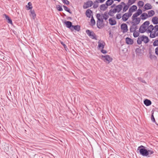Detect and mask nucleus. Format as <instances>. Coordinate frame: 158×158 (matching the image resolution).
Listing matches in <instances>:
<instances>
[{"mask_svg":"<svg viewBox=\"0 0 158 158\" xmlns=\"http://www.w3.org/2000/svg\"><path fill=\"white\" fill-rule=\"evenodd\" d=\"M116 12V10L114 8L113 9H111L108 12V14L111 16H113L114 14Z\"/></svg>","mask_w":158,"mask_h":158,"instance_id":"14","label":"nucleus"},{"mask_svg":"<svg viewBox=\"0 0 158 158\" xmlns=\"http://www.w3.org/2000/svg\"><path fill=\"white\" fill-rule=\"evenodd\" d=\"M109 15L107 12H105L103 14V18L105 20H107L109 18Z\"/></svg>","mask_w":158,"mask_h":158,"instance_id":"30","label":"nucleus"},{"mask_svg":"<svg viewBox=\"0 0 158 158\" xmlns=\"http://www.w3.org/2000/svg\"><path fill=\"white\" fill-rule=\"evenodd\" d=\"M138 49H138V48H136V51H137V50H138Z\"/></svg>","mask_w":158,"mask_h":158,"instance_id":"59","label":"nucleus"},{"mask_svg":"<svg viewBox=\"0 0 158 158\" xmlns=\"http://www.w3.org/2000/svg\"><path fill=\"white\" fill-rule=\"evenodd\" d=\"M151 120L153 122H156L155 119L153 116V113L152 114V116H151Z\"/></svg>","mask_w":158,"mask_h":158,"instance_id":"49","label":"nucleus"},{"mask_svg":"<svg viewBox=\"0 0 158 158\" xmlns=\"http://www.w3.org/2000/svg\"><path fill=\"white\" fill-rule=\"evenodd\" d=\"M149 58L152 60H156V56L153 55H152L151 52L149 53Z\"/></svg>","mask_w":158,"mask_h":158,"instance_id":"31","label":"nucleus"},{"mask_svg":"<svg viewBox=\"0 0 158 158\" xmlns=\"http://www.w3.org/2000/svg\"><path fill=\"white\" fill-rule=\"evenodd\" d=\"M132 25L131 26L130 31L131 32H132L135 31L138 29V27L137 25L132 24Z\"/></svg>","mask_w":158,"mask_h":158,"instance_id":"11","label":"nucleus"},{"mask_svg":"<svg viewBox=\"0 0 158 158\" xmlns=\"http://www.w3.org/2000/svg\"><path fill=\"white\" fill-rule=\"evenodd\" d=\"M132 15V13H130L129 11L125 13L122 16V20L123 21H126L128 20L129 18Z\"/></svg>","mask_w":158,"mask_h":158,"instance_id":"6","label":"nucleus"},{"mask_svg":"<svg viewBox=\"0 0 158 158\" xmlns=\"http://www.w3.org/2000/svg\"><path fill=\"white\" fill-rule=\"evenodd\" d=\"M139 15V14L136 12L133 15L131 18H137V17Z\"/></svg>","mask_w":158,"mask_h":158,"instance_id":"43","label":"nucleus"},{"mask_svg":"<svg viewBox=\"0 0 158 158\" xmlns=\"http://www.w3.org/2000/svg\"><path fill=\"white\" fill-rule=\"evenodd\" d=\"M92 11L90 9H88L86 12V15L89 18H90L91 16V13H92Z\"/></svg>","mask_w":158,"mask_h":158,"instance_id":"29","label":"nucleus"},{"mask_svg":"<svg viewBox=\"0 0 158 158\" xmlns=\"http://www.w3.org/2000/svg\"><path fill=\"white\" fill-rule=\"evenodd\" d=\"M138 79L139 81H141L143 83L145 82V81L143 80L142 78L139 77V78H138Z\"/></svg>","mask_w":158,"mask_h":158,"instance_id":"52","label":"nucleus"},{"mask_svg":"<svg viewBox=\"0 0 158 158\" xmlns=\"http://www.w3.org/2000/svg\"><path fill=\"white\" fill-rule=\"evenodd\" d=\"M101 57L102 59L107 64H109L112 60V57L109 55H102Z\"/></svg>","mask_w":158,"mask_h":158,"instance_id":"5","label":"nucleus"},{"mask_svg":"<svg viewBox=\"0 0 158 158\" xmlns=\"http://www.w3.org/2000/svg\"><path fill=\"white\" fill-rule=\"evenodd\" d=\"M90 22L91 25L92 26H94L95 24V21L93 16L91 17Z\"/></svg>","mask_w":158,"mask_h":158,"instance_id":"36","label":"nucleus"},{"mask_svg":"<svg viewBox=\"0 0 158 158\" xmlns=\"http://www.w3.org/2000/svg\"><path fill=\"white\" fill-rule=\"evenodd\" d=\"M145 147L141 145L138 148V150L139 151L140 154L144 156H148V152L147 150L146 149Z\"/></svg>","mask_w":158,"mask_h":158,"instance_id":"3","label":"nucleus"},{"mask_svg":"<svg viewBox=\"0 0 158 158\" xmlns=\"http://www.w3.org/2000/svg\"><path fill=\"white\" fill-rule=\"evenodd\" d=\"M123 8L122 4L120 3V4L116 6L114 9L116 10L117 12L119 13L122 10Z\"/></svg>","mask_w":158,"mask_h":158,"instance_id":"13","label":"nucleus"},{"mask_svg":"<svg viewBox=\"0 0 158 158\" xmlns=\"http://www.w3.org/2000/svg\"><path fill=\"white\" fill-rule=\"evenodd\" d=\"M28 5L29 6L27 7L28 10L31 9L32 8V4L31 2H28Z\"/></svg>","mask_w":158,"mask_h":158,"instance_id":"44","label":"nucleus"},{"mask_svg":"<svg viewBox=\"0 0 158 158\" xmlns=\"http://www.w3.org/2000/svg\"><path fill=\"white\" fill-rule=\"evenodd\" d=\"M109 24L111 25H115L117 23V22H116V21L115 20L113 19L112 18H110L109 20Z\"/></svg>","mask_w":158,"mask_h":158,"instance_id":"20","label":"nucleus"},{"mask_svg":"<svg viewBox=\"0 0 158 158\" xmlns=\"http://www.w3.org/2000/svg\"><path fill=\"white\" fill-rule=\"evenodd\" d=\"M150 1H151V2H155V0H150Z\"/></svg>","mask_w":158,"mask_h":158,"instance_id":"56","label":"nucleus"},{"mask_svg":"<svg viewBox=\"0 0 158 158\" xmlns=\"http://www.w3.org/2000/svg\"><path fill=\"white\" fill-rule=\"evenodd\" d=\"M133 32V36L134 37H137L139 36V34L138 31H135Z\"/></svg>","mask_w":158,"mask_h":158,"instance_id":"37","label":"nucleus"},{"mask_svg":"<svg viewBox=\"0 0 158 158\" xmlns=\"http://www.w3.org/2000/svg\"><path fill=\"white\" fill-rule=\"evenodd\" d=\"M5 16V18H6V19L8 20V23H12V20H11L9 18V16L7 15H6V14H5L4 15Z\"/></svg>","mask_w":158,"mask_h":158,"instance_id":"35","label":"nucleus"},{"mask_svg":"<svg viewBox=\"0 0 158 158\" xmlns=\"http://www.w3.org/2000/svg\"><path fill=\"white\" fill-rule=\"evenodd\" d=\"M106 0H97V1H98L100 3H102L104 2Z\"/></svg>","mask_w":158,"mask_h":158,"instance_id":"53","label":"nucleus"},{"mask_svg":"<svg viewBox=\"0 0 158 158\" xmlns=\"http://www.w3.org/2000/svg\"><path fill=\"white\" fill-rule=\"evenodd\" d=\"M101 52L103 54H106L107 53V52L106 50L102 49L101 51Z\"/></svg>","mask_w":158,"mask_h":158,"instance_id":"50","label":"nucleus"},{"mask_svg":"<svg viewBox=\"0 0 158 158\" xmlns=\"http://www.w3.org/2000/svg\"><path fill=\"white\" fill-rule=\"evenodd\" d=\"M103 22L104 21L98 20L97 23V27L99 28H101L103 26Z\"/></svg>","mask_w":158,"mask_h":158,"instance_id":"15","label":"nucleus"},{"mask_svg":"<svg viewBox=\"0 0 158 158\" xmlns=\"http://www.w3.org/2000/svg\"><path fill=\"white\" fill-rule=\"evenodd\" d=\"M63 2L67 5L69 4V2L67 0H62Z\"/></svg>","mask_w":158,"mask_h":158,"instance_id":"46","label":"nucleus"},{"mask_svg":"<svg viewBox=\"0 0 158 158\" xmlns=\"http://www.w3.org/2000/svg\"><path fill=\"white\" fill-rule=\"evenodd\" d=\"M98 47L99 48H101L103 49L105 45V43L103 42L102 43H101V42L99 41L98 42Z\"/></svg>","mask_w":158,"mask_h":158,"instance_id":"26","label":"nucleus"},{"mask_svg":"<svg viewBox=\"0 0 158 158\" xmlns=\"http://www.w3.org/2000/svg\"><path fill=\"white\" fill-rule=\"evenodd\" d=\"M126 42L127 44L131 45L133 44V40L132 39L129 38L127 37L126 39Z\"/></svg>","mask_w":158,"mask_h":158,"instance_id":"19","label":"nucleus"},{"mask_svg":"<svg viewBox=\"0 0 158 158\" xmlns=\"http://www.w3.org/2000/svg\"><path fill=\"white\" fill-rule=\"evenodd\" d=\"M31 13L32 15L33 19H34L35 17L36 16V14H35L34 10H32L31 11Z\"/></svg>","mask_w":158,"mask_h":158,"instance_id":"41","label":"nucleus"},{"mask_svg":"<svg viewBox=\"0 0 158 158\" xmlns=\"http://www.w3.org/2000/svg\"><path fill=\"white\" fill-rule=\"evenodd\" d=\"M116 6V5L115 4H113L112 6H111V7L112 8L114 7L115 8V7Z\"/></svg>","mask_w":158,"mask_h":158,"instance_id":"55","label":"nucleus"},{"mask_svg":"<svg viewBox=\"0 0 158 158\" xmlns=\"http://www.w3.org/2000/svg\"><path fill=\"white\" fill-rule=\"evenodd\" d=\"M135 1L136 0H129L127 4L129 5H131L135 3Z\"/></svg>","mask_w":158,"mask_h":158,"instance_id":"39","label":"nucleus"},{"mask_svg":"<svg viewBox=\"0 0 158 158\" xmlns=\"http://www.w3.org/2000/svg\"><path fill=\"white\" fill-rule=\"evenodd\" d=\"M144 8L145 10H148L151 9L152 6L150 4L147 3L145 4Z\"/></svg>","mask_w":158,"mask_h":158,"instance_id":"22","label":"nucleus"},{"mask_svg":"<svg viewBox=\"0 0 158 158\" xmlns=\"http://www.w3.org/2000/svg\"><path fill=\"white\" fill-rule=\"evenodd\" d=\"M142 41L146 44L149 42V39L148 37L144 35L139 36L137 40V44H140L142 43Z\"/></svg>","mask_w":158,"mask_h":158,"instance_id":"2","label":"nucleus"},{"mask_svg":"<svg viewBox=\"0 0 158 158\" xmlns=\"http://www.w3.org/2000/svg\"><path fill=\"white\" fill-rule=\"evenodd\" d=\"M121 4H122V5L124 6L123 9V13L126 12L129 8V6L130 5H126L125 3L123 2H122Z\"/></svg>","mask_w":158,"mask_h":158,"instance_id":"12","label":"nucleus"},{"mask_svg":"<svg viewBox=\"0 0 158 158\" xmlns=\"http://www.w3.org/2000/svg\"><path fill=\"white\" fill-rule=\"evenodd\" d=\"M138 14H139V15H140L142 13V11L141 9H139L136 12Z\"/></svg>","mask_w":158,"mask_h":158,"instance_id":"48","label":"nucleus"},{"mask_svg":"<svg viewBox=\"0 0 158 158\" xmlns=\"http://www.w3.org/2000/svg\"><path fill=\"white\" fill-rule=\"evenodd\" d=\"M144 4V2L142 1H139L138 2L137 5L140 8L143 6Z\"/></svg>","mask_w":158,"mask_h":158,"instance_id":"33","label":"nucleus"},{"mask_svg":"<svg viewBox=\"0 0 158 158\" xmlns=\"http://www.w3.org/2000/svg\"><path fill=\"white\" fill-rule=\"evenodd\" d=\"M137 9V6L135 5H134L129 8L128 11H129L130 13L132 14V13L135 11Z\"/></svg>","mask_w":158,"mask_h":158,"instance_id":"17","label":"nucleus"},{"mask_svg":"<svg viewBox=\"0 0 158 158\" xmlns=\"http://www.w3.org/2000/svg\"><path fill=\"white\" fill-rule=\"evenodd\" d=\"M121 28L123 33L127 32L128 31L127 26L126 23L122 24L121 26Z\"/></svg>","mask_w":158,"mask_h":158,"instance_id":"8","label":"nucleus"},{"mask_svg":"<svg viewBox=\"0 0 158 158\" xmlns=\"http://www.w3.org/2000/svg\"><path fill=\"white\" fill-rule=\"evenodd\" d=\"M155 12L153 10L148 11L147 14L148 17H150L153 16L155 14Z\"/></svg>","mask_w":158,"mask_h":158,"instance_id":"28","label":"nucleus"},{"mask_svg":"<svg viewBox=\"0 0 158 158\" xmlns=\"http://www.w3.org/2000/svg\"><path fill=\"white\" fill-rule=\"evenodd\" d=\"M144 1H147L148 0H143Z\"/></svg>","mask_w":158,"mask_h":158,"instance_id":"60","label":"nucleus"},{"mask_svg":"<svg viewBox=\"0 0 158 158\" xmlns=\"http://www.w3.org/2000/svg\"><path fill=\"white\" fill-rule=\"evenodd\" d=\"M152 22L154 24H158V18L156 16H155L152 18Z\"/></svg>","mask_w":158,"mask_h":158,"instance_id":"23","label":"nucleus"},{"mask_svg":"<svg viewBox=\"0 0 158 158\" xmlns=\"http://www.w3.org/2000/svg\"><path fill=\"white\" fill-rule=\"evenodd\" d=\"M148 152V156H150V155H151L154 153L153 150H147Z\"/></svg>","mask_w":158,"mask_h":158,"instance_id":"40","label":"nucleus"},{"mask_svg":"<svg viewBox=\"0 0 158 158\" xmlns=\"http://www.w3.org/2000/svg\"><path fill=\"white\" fill-rule=\"evenodd\" d=\"M54 1H55V0H54Z\"/></svg>","mask_w":158,"mask_h":158,"instance_id":"61","label":"nucleus"},{"mask_svg":"<svg viewBox=\"0 0 158 158\" xmlns=\"http://www.w3.org/2000/svg\"><path fill=\"white\" fill-rule=\"evenodd\" d=\"M155 53L157 55H158V46L155 49Z\"/></svg>","mask_w":158,"mask_h":158,"instance_id":"51","label":"nucleus"},{"mask_svg":"<svg viewBox=\"0 0 158 158\" xmlns=\"http://www.w3.org/2000/svg\"><path fill=\"white\" fill-rule=\"evenodd\" d=\"M63 8L64 10L67 11V12L69 13H71V12L70 11V9L68 8L67 7L65 6H63Z\"/></svg>","mask_w":158,"mask_h":158,"instance_id":"38","label":"nucleus"},{"mask_svg":"<svg viewBox=\"0 0 158 158\" xmlns=\"http://www.w3.org/2000/svg\"><path fill=\"white\" fill-rule=\"evenodd\" d=\"M153 45L155 46H158V40H156L154 42Z\"/></svg>","mask_w":158,"mask_h":158,"instance_id":"47","label":"nucleus"},{"mask_svg":"<svg viewBox=\"0 0 158 158\" xmlns=\"http://www.w3.org/2000/svg\"><path fill=\"white\" fill-rule=\"evenodd\" d=\"M156 4H158V2H156Z\"/></svg>","mask_w":158,"mask_h":158,"instance_id":"58","label":"nucleus"},{"mask_svg":"<svg viewBox=\"0 0 158 158\" xmlns=\"http://www.w3.org/2000/svg\"><path fill=\"white\" fill-rule=\"evenodd\" d=\"M87 34L92 39H95L96 35L93 31H91L89 30H87L86 31Z\"/></svg>","mask_w":158,"mask_h":158,"instance_id":"7","label":"nucleus"},{"mask_svg":"<svg viewBox=\"0 0 158 158\" xmlns=\"http://www.w3.org/2000/svg\"><path fill=\"white\" fill-rule=\"evenodd\" d=\"M113 3V0H107L106 2V4L108 6L111 5Z\"/></svg>","mask_w":158,"mask_h":158,"instance_id":"32","label":"nucleus"},{"mask_svg":"<svg viewBox=\"0 0 158 158\" xmlns=\"http://www.w3.org/2000/svg\"><path fill=\"white\" fill-rule=\"evenodd\" d=\"M80 26L78 25L76 26L73 25L72 28L71 29V30L72 31H73L74 30H75L78 31L80 30Z\"/></svg>","mask_w":158,"mask_h":158,"instance_id":"16","label":"nucleus"},{"mask_svg":"<svg viewBox=\"0 0 158 158\" xmlns=\"http://www.w3.org/2000/svg\"><path fill=\"white\" fill-rule=\"evenodd\" d=\"M144 103L146 106H148L151 104L152 102L150 100L146 99L144 101Z\"/></svg>","mask_w":158,"mask_h":158,"instance_id":"24","label":"nucleus"},{"mask_svg":"<svg viewBox=\"0 0 158 158\" xmlns=\"http://www.w3.org/2000/svg\"><path fill=\"white\" fill-rule=\"evenodd\" d=\"M140 17L141 19L143 20L146 19L148 18L147 14L145 13H144L142 14L140 16Z\"/></svg>","mask_w":158,"mask_h":158,"instance_id":"27","label":"nucleus"},{"mask_svg":"<svg viewBox=\"0 0 158 158\" xmlns=\"http://www.w3.org/2000/svg\"><path fill=\"white\" fill-rule=\"evenodd\" d=\"M152 30L150 34V37L154 38L156 36L158 37V25H156L155 26H153Z\"/></svg>","mask_w":158,"mask_h":158,"instance_id":"4","label":"nucleus"},{"mask_svg":"<svg viewBox=\"0 0 158 158\" xmlns=\"http://www.w3.org/2000/svg\"><path fill=\"white\" fill-rule=\"evenodd\" d=\"M115 1H117L118 2H119L121 0H114Z\"/></svg>","mask_w":158,"mask_h":158,"instance_id":"57","label":"nucleus"},{"mask_svg":"<svg viewBox=\"0 0 158 158\" xmlns=\"http://www.w3.org/2000/svg\"><path fill=\"white\" fill-rule=\"evenodd\" d=\"M93 4V2L91 1H88L84 4L83 8L86 9L89 7L91 6Z\"/></svg>","mask_w":158,"mask_h":158,"instance_id":"10","label":"nucleus"},{"mask_svg":"<svg viewBox=\"0 0 158 158\" xmlns=\"http://www.w3.org/2000/svg\"><path fill=\"white\" fill-rule=\"evenodd\" d=\"M122 17L121 14V13H119L117 14L116 15V18L118 19H120Z\"/></svg>","mask_w":158,"mask_h":158,"instance_id":"42","label":"nucleus"},{"mask_svg":"<svg viewBox=\"0 0 158 158\" xmlns=\"http://www.w3.org/2000/svg\"><path fill=\"white\" fill-rule=\"evenodd\" d=\"M131 19H132V22L131 23L132 24H133L136 25L138 24L141 20L140 18H131Z\"/></svg>","mask_w":158,"mask_h":158,"instance_id":"9","label":"nucleus"},{"mask_svg":"<svg viewBox=\"0 0 158 158\" xmlns=\"http://www.w3.org/2000/svg\"><path fill=\"white\" fill-rule=\"evenodd\" d=\"M57 10L59 11H62L63 10V9L62 7L60 5H58L57 6Z\"/></svg>","mask_w":158,"mask_h":158,"instance_id":"45","label":"nucleus"},{"mask_svg":"<svg viewBox=\"0 0 158 158\" xmlns=\"http://www.w3.org/2000/svg\"><path fill=\"white\" fill-rule=\"evenodd\" d=\"M64 23L66 24V27L70 28L71 30L73 26L72 23L69 21H66L64 22Z\"/></svg>","mask_w":158,"mask_h":158,"instance_id":"18","label":"nucleus"},{"mask_svg":"<svg viewBox=\"0 0 158 158\" xmlns=\"http://www.w3.org/2000/svg\"><path fill=\"white\" fill-rule=\"evenodd\" d=\"M103 14H97L96 15V17L98 19V20H102L103 21Z\"/></svg>","mask_w":158,"mask_h":158,"instance_id":"21","label":"nucleus"},{"mask_svg":"<svg viewBox=\"0 0 158 158\" xmlns=\"http://www.w3.org/2000/svg\"><path fill=\"white\" fill-rule=\"evenodd\" d=\"M61 43L63 46L65 48L67 47L66 45L65 44H64L63 42H61Z\"/></svg>","mask_w":158,"mask_h":158,"instance_id":"54","label":"nucleus"},{"mask_svg":"<svg viewBox=\"0 0 158 158\" xmlns=\"http://www.w3.org/2000/svg\"><path fill=\"white\" fill-rule=\"evenodd\" d=\"M100 3L98 1L96 0L94 3L93 7L94 8H96L98 6V3Z\"/></svg>","mask_w":158,"mask_h":158,"instance_id":"34","label":"nucleus"},{"mask_svg":"<svg viewBox=\"0 0 158 158\" xmlns=\"http://www.w3.org/2000/svg\"><path fill=\"white\" fill-rule=\"evenodd\" d=\"M150 22L149 21H147L144 22L140 27L139 31L141 33H143L146 32L148 33H150L153 30V26L152 25L149 26Z\"/></svg>","mask_w":158,"mask_h":158,"instance_id":"1","label":"nucleus"},{"mask_svg":"<svg viewBox=\"0 0 158 158\" xmlns=\"http://www.w3.org/2000/svg\"><path fill=\"white\" fill-rule=\"evenodd\" d=\"M108 6L106 4H103L100 5V9L101 10L103 11L105 10L107 8Z\"/></svg>","mask_w":158,"mask_h":158,"instance_id":"25","label":"nucleus"}]
</instances>
